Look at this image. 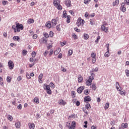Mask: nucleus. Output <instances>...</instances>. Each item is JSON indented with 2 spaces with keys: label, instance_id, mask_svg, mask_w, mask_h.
<instances>
[{
  "label": "nucleus",
  "instance_id": "nucleus-44",
  "mask_svg": "<svg viewBox=\"0 0 129 129\" xmlns=\"http://www.w3.org/2000/svg\"><path fill=\"white\" fill-rule=\"evenodd\" d=\"M49 85L51 87V88H55V85L52 82H51Z\"/></svg>",
  "mask_w": 129,
  "mask_h": 129
},
{
  "label": "nucleus",
  "instance_id": "nucleus-47",
  "mask_svg": "<svg viewBox=\"0 0 129 129\" xmlns=\"http://www.w3.org/2000/svg\"><path fill=\"white\" fill-rule=\"evenodd\" d=\"M72 54H73V51H72V50L70 49L69 51L68 54L69 55V56H71V55H72Z\"/></svg>",
  "mask_w": 129,
  "mask_h": 129
},
{
  "label": "nucleus",
  "instance_id": "nucleus-24",
  "mask_svg": "<svg viewBox=\"0 0 129 129\" xmlns=\"http://www.w3.org/2000/svg\"><path fill=\"white\" fill-rule=\"evenodd\" d=\"M89 38V35L86 33L84 34V40H88V38Z\"/></svg>",
  "mask_w": 129,
  "mask_h": 129
},
{
  "label": "nucleus",
  "instance_id": "nucleus-54",
  "mask_svg": "<svg viewBox=\"0 0 129 129\" xmlns=\"http://www.w3.org/2000/svg\"><path fill=\"white\" fill-rule=\"evenodd\" d=\"M83 111H84V112H85V113H86V114H88V112H87L86 109H85V108H83Z\"/></svg>",
  "mask_w": 129,
  "mask_h": 129
},
{
  "label": "nucleus",
  "instance_id": "nucleus-17",
  "mask_svg": "<svg viewBox=\"0 0 129 129\" xmlns=\"http://www.w3.org/2000/svg\"><path fill=\"white\" fill-rule=\"evenodd\" d=\"M121 127L122 128H127V123H122L121 124Z\"/></svg>",
  "mask_w": 129,
  "mask_h": 129
},
{
  "label": "nucleus",
  "instance_id": "nucleus-1",
  "mask_svg": "<svg viewBox=\"0 0 129 129\" xmlns=\"http://www.w3.org/2000/svg\"><path fill=\"white\" fill-rule=\"evenodd\" d=\"M53 4L54 7H56L58 11H62V6L60 5L59 0H54L53 1Z\"/></svg>",
  "mask_w": 129,
  "mask_h": 129
},
{
  "label": "nucleus",
  "instance_id": "nucleus-5",
  "mask_svg": "<svg viewBox=\"0 0 129 129\" xmlns=\"http://www.w3.org/2000/svg\"><path fill=\"white\" fill-rule=\"evenodd\" d=\"M84 102H86V103L89 102V101H91V97L89 96H87L84 97Z\"/></svg>",
  "mask_w": 129,
  "mask_h": 129
},
{
  "label": "nucleus",
  "instance_id": "nucleus-21",
  "mask_svg": "<svg viewBox=\"0 0 129 129\" xmlns=\"http://www.w3.org/2000/svg\"><path fill=\"white\" fill-rule=\"evenodd\" d=\"M15 126L17 128H20L21 127V123L20 122H17L15 123Z\"/></svg>",
  "mask_w": 129,
  "mask_h": 129
},
{
  "label": "nucleus",
  "instance_id": "nucleus-63",
  "mask_svg": "<svg viewBox=\"0 0 129 129\" xmlns=\"http://www.w3.org/2000/svg\"><path fill=\"white\" fill-rule=\"evenodd\" d=\"M2 4H3V6H6V5H7V4H8V1H3L2 2Z\"/></svg>",
  "mask_w": 129,
  "mask_h": 129
},
{
  "label": "nucleus",
  "instance_id": "nucleus-64",
  "mask_svg": "<svg viewBox=\"0 0 129 129\" xmlns=\"http://www.w3.org/2000/svg\"><path fill=\"white\" fill-rule=\"evenodd\" d=\"M107 51H109V44H107L106 45Z\"/></svg>",
  "mask_w": 129,
  "mask_h": 129
},
{
  "label": "nucleus",
  "instance_id": "nucleus-8",
  "mask_svg": "<svg viewBox=\"0 0 129 129\" xmlns=\"http://www.w3.org/2000/svg\"><path fill=\"white\" fill-rule=\"evenodd\" d=\"M83 90H84V87L81 86L78 88L77 92L80 94L82 93V91H83Z\"/></svg>",
  "mask_w": 129,
  "mask_h": 129
},
{
  "label": "nucleus",
  "instance_id": "nucleus-62",
  "mask_svg": "<svg viewBox=\"0 0 129 129\" xmlns=\"http://www.w3.org/2000/svg\"><path fill=\"white\" fill-rule=\"evenodd\" d=\"M115 123V121L112 120L111 121L110 124L111 125H114Z\"/></svg>",
  "mask_w": 129,
  "mask_h": 129
},
{
  "label": "nucleus",
  "instance_id": "nucleus-35",
  "mask_svg": "<svg viewBox=\"0 0 129 129\" xmlns=\"http://www.w3.org/2000/svg\"><path fill=\"white\" fill-rule=\"evenodd\" d=\"M109 51L107 50V52H105V53L104 54V56L105 57H109Z\"/></svg>",
  "mask_w": 129,
  "mask_h": 129
},
{
  "label": "nucleus",
  "instance_id": "nucleus-20",
  "mask_svg": "<svg viewBox=\"0 0 129 129\" xmlns=\"http://www.w3.org/2000/svg\"><path fill=\"white\" fill-rule=\"evenodd\" d=\"M119 4V0H115V2H113V7H115L116 5H118Z\"/></svg>",
  "mask_w": 129,
  "mask_h": 129
},
{
  "label": "nucleus",
  "instance_id": "nucleus-7",
  "mask_svg": "<svg viewBox=\"0 0 129 129\" xmlns=\"http://www.w3.org/2000/svg\"><path fill=\"white\" fill-rule=\"evenodd\" d=\"M125 4L124 3H122V4H121V7L120 8V11H121L122 12H125V11H126V8H125V7H124Z\"/></svg>",
  "mask_w": 129,
  "mask_h": 129
},
{
  "label": "nucleus",
  "instance_id": "nucleus-25",
  "mask_svg": "<svg viewBox=\"0 0 129 129\" xmlns=\"http://www.w3.org/2000/svg\"><path fill=\"white\" fill-rule=\"evenodd\" d=\"M33 100H34V102H36L37 104L38 103H39V102H40V100H39V98H38L37 97L34 98Z\"/></svg>",
  "mask_w": 129,
  "mask_h": 129
},
{
  "label": "nucleus",
  "instance_id": "nucleus-60",
  "mask_svg": "<svg viewBox=\"0 0 129 129\" xmlns=\"http://www.w3.org/2000/svg\"><path fill=\"white\" fill-rule=\"evenodd\" d=\"M60 45L61 46H62V47H63V46H64V45H66V42L63 41L62 42H60Z\"/></svg>",
  "mask_w": 129,
  "mask_h": 129
},
{
  "label": "nucleus",
  "instance_id": "nucleus-61",
  "mask_svg": "<svg viewBox=\"0 0 129 129\" xmlns=\"http://www.w3.org/2000/svg\"><path fill=\"white\" fill-rule=\"evenodd\" d=\"M17 108L18 109H22V104H19L18 106H17Z\"/></svg>",
  "mask_w": 129,
  "mask_h": 129
},
{
  "label": "nucleus",
  "instance_id": "nucleus-36",
  "mask_svg": "<svg viewBox=\"0 0 129 129\" xmlns=\"http://www.w3.org/2000/svg\"><path fill=\"white\" fill-rule=\"evenodd\" d=\"M49 36L50 37V38H53V37H54V32H53V31H50Z\"/></svg>",
  "mask_w": 129,
  "mask_h": 129
},
{
  "label": "nucleus",
  "instance_id": "nucleus-40",
  "mask_svg": "<svg viewBox=\"0 0 129 129\" xmlns=\"http://www.w3.org/2000/svg\"><path fill=\"white\" fill-rule=\"evenodd\" d=\"M72 126L75 127L76 126V122L75 121H73L72 122Z\"/></svg>",
  "mask_w": 129,
  "mask_h": 129
},
{
  "label": "nucleus",
  "instance_id": "nucleus-37",
  "mask_svg": "<svg viewBox=\"0 0 129 129\" xmlns=\"http://www.w3.org/2000/svg\"><path fill=\"white\" fill-rule=\"evenodd\" d=\"M84 92L85 95H88V94H89V91H88V89L85 90Z\"/></svg>",
  "mask_w": 129,
  "mask_h": 129
},
{
  "label": "nucleus",
  "instance_id": "nucleus-27",
  "mask_svg": "<svg viewBox=\"0 0 129 129\" xmlns=\"http://www.w3.org/2000/svg\"><path fill=\"white\" fill-rule=\"evenodd\" d=\"M67 23L68 24H69L70 23V20L71 19V16H70V15H69L67 16Z\"/></svg>",
  "mask_w": 129,
  "mask_h": 129
},
{
  "label": "nucleus",
  "instance_id": "nucleus-56",
  "mask_svg": "<svg viewBox=\"0 0 129 129\" xmlns=\"http://www.w3.org/2000/svg\"><path fill=\"white\" fill-rule=\"evenodd\" d=\"M72 37H73V38H74V39H77V35H76V34H75V33L73 34Z\"/></svg>",
  "mask_w": 129,
  "mask_h": 129
},
{
  "label": "nucleus",
  "instance_id": "nucleus-46",
  "mask_svg": "<svg viewBox=\"0 0 129 129\" xmlns=\"http://www.w3.org/2000/svg\"><path fill=\"white\" fill-rule=\"evenodd\" d=\"M91 56L92 57V58H95L96 57V54H95V53H94V52H92L91 54Z\"/></svg>",
  "mask_w": 129,
  "mask_h": 129
},
{
  "label": "nucleus",
  "instance_id": "nucleus-52",
  "mask_svg": "<svg viewBox=\"0 0 129 129\" xmlns=\"http://www.w3.org/2000/svg\"><path fill=\"white\" fill-rule=\"evenodd\" d=\"M32 56L33 57H36V52L33 51L31 53Z\"/></svg>",
  "mask_w": 129,
  "mask_h": 129
},
{
  "label": "nucleus",
  "instance_id": "nucleus-13",
  "mask_svg": "<svg viewBox=\"0 0 129 129\" xmlns=\"http://www.w3.org/2000/svg\"><path fill=\"white\" fill-rule=\"evenodd\" d=\"M45 27H46V28H48V29L51 28V21H48L45 24Z\"/></svg>",
  "mask_w": 129,
  "mask_h": 129
},
{
  "label": "nucleus",
  "instance_id": "nucleus-39",
  "mask_svg": "<svg viewBox=\"0 0 129 129\" xmlns=\"http://www.w3.org/2000/svg\"><path fill=\"white\" fill-rule=\"evenodd\" d=\"M8 119L9 120H10V121H12V120H13V116L11 115H8Z\"/></svg>",
  "mask_w": 129,
  "mask_h": 129
},
{
  "label": "nucleus",
  "instance_id": "nucleus-9",
  "mask_svg": "<svg viewBox=\"0 0 129 129\" xmlns=\"http://www.w3.org/2000/svg\"><path fill=\"white\" fill-rule=\"evenodd\" d=\"M101 29L102 31H104L105 33H107V31H108V28H106L104 24L102 25Z\"/></svg>",
  "mask_w": 129,
  "mask_h": 129
},
{
  "label": "nucleus",
  "instance_id": "nucleus-58",
  "mask_svg": "<svg viewBox=\"0 0 129 129\" xmlns=\"http://www.w3.org/2000/svg\"><path fill=\"white\" fill-rule=\"evenodd\" d=\"M124 3L127 6H129V0H124Z\"/></svg>",
  "mask_w": 129,
  "mask_h": 129
},
{
  "label": "nucleus",
  "instance_id": "nucleus-55",
  "mask_svg": "<svg viewBox=\"0 0 129 129\" xmlns=\"http://www.w3.org/2000/svg\"><path fill=\"white\" fill-rule=\"evenodd\" d=\"M26 77L28 79H31V76L29 74V73L26 74Z\"/></svg>",
  "mask_w": 129,
  "mask_h": 129
},
{
  "label": "nucleus",
  "instance_id": "nucleus-34",
  "mask_svg": "<svg viewBox=\"0 0 129 129\" xmlns=\"http://www.w3.org/2000/svg\"><path fill=\"white\" fill-rule=\"evenodd\" d=\"M7 81L9 83H10V82L12 81V78H11L10 77L8 76L7 78Z\"/></svg>",
  "mask_w": 129,
  "mask_h": 129
},
{
  "label": "nucleus",
  "instance_id": "nucleus-30",
  "mask_svg": "<svg viewBox=\"0 0 129 129\" xmlns=\"http://www.w3.org/2000/svg\"><path fill=\"white\" fill-rule=\"evenodd\" d=\"M83 80V77H81V76H79L78 82L79 83L82 82Z\"/></svg>",
  "mask_w": 129,
  "mask_h": 129
},
{
  "label": "nucleus",
  "instance_id": "nucleus-49",
  "mask_svg": "<svg viewBox=\"0 0 129 129\" xmlns=\"http://www.w3.org/2000/svg\"><path fill=\"white\" fill-rule=\"evenodd\" d=\"M92 89H93V90H96V86L95 85H92Z\"/></svg>",
  "mask_w": 129,
  "mask_h": 129
},
{
  "label": "nucleus",
  "instance_id": "nucleus-26",
  "mask_svg": "<svg viewBox=\"0 0 129 129\" xmlns=\"http://www.w3.org/2000/svg\"><path fill=\"white\" fill-rule=\"evenodd\" d=\"M98 71V68H96L95 69H92L91 71H90V72L94 73V72H97Z\"/></svg>",
  "mask_w": 129,
  "mask_h": 129
},
{
  "label": "nucleus",
  "instance_id": "nucleus-19",
  "mask_svg": "<svg viewBox=\"0 0 129 129\" xmlns=\"http://www.w3.org/2000/svg\"><path fill=\"white\" fill-rule=\"evenodd\" d=\"M62 15H63V16H62V18H67V17H68V15H67V11L66 10H64L63 12Z\"/></svg>",
  "mask_w": 129,
  "mask_h": 129
},
{
  "label": "nucleus",
  "instance_id": "nucleus-57",
  "mask_svg": "<svg viewBox=\"0 0 129 129\" xmlns=\"http://www.w3.org/2000/svg\"><path fill=\"white\" fill-rule=\"evenodd\" d=\"M95 62H96V59L95 57H93L92 58V63L93 64H94V63H95Z\"/></svg>",
  "mask_w": 129,
  "mask_h": 129
},
{
  "label": "nucleus",
  "instance_id": "nucleus-45",
  "mask_svg": "<svg viewBox=\"0 0 129 129\" xmlns=\"http://www.w3.org/2000/svg\"><path fill=\"white\" fill-rule=\"evenodd\" d=\"M81 21H81V27H83V25H84V23H85V21L83 19H82Z\"/></svg>",
  "mask_w": 129,
  "mask_h": 129
},
{
  "label": "nucleus",
  "instance_id": "nucleus-38",
  "mask_svg": "<svg viewBox=\"0 0 129 129\" xmlns=\"http://www.w3.org/2000/svg\"><path fill=\"white\" fill-rule=\"evenodd\" d=\"M56 30H57V32L61 31V28H60V24L56 26Z\"/></svg>",
  "mask_w": 129,
  "mask_h": 129
},
{
  "label": "nucleus",
  "instance_id": "nucleus-59",
  "mask_svg": "<svg viewBox=\"0 0 129 129\" xmlns=\"http://www.w3.org/2000/svg\"><path fill=\"white\" fill-rule=\"evenodd\" d=\"M66 126H67V127H69H69H70L71 126H70V123L67 122Z\"/></svg>",
  "mask_w": 129,
  "mask_h": 129
},
{
  "label": "nucleus",
  "instance_id": "nucleus-22",
  "mask_svg": "<svg viewBox=\"0 0 129 129\" xmlns=\"http://www.w3.org/2000/svg\"><path fill=\"white\" fill-rule=\"evenodd\" d=\"M42 78H43V74H40V75L38 77V80L39 81V82H40V83H42V81L41 80H42Z\"/></svg>",
  "mask_w": 129,
  "mask_h": 129
},
{
  "label": "nucleus",
  "instance_id": "nucleus-23",
  "mask_svg": "<svg viewBox=\"0 0 129 129\" xmlns=\"http://www.w3.org/2000/svg\"><path fill=\"white\" fill-rule=\"evenodd\" d=\"M120 87V86H119V83H118V82H116V88L117 89V90H118V91H120V90H119V88L118 87Z\"/></svg>",
  "mask_w": 129,
  "mask_h": 129
},
{
  "label": "nucleus",
  "instance_id": "nucleus-48",
  "mask_svg": "<svg viewBox=\"0 0 129 129\" xmlns=\"http://www.w3.org/2000/svg\"><path fill=\"white\" fill-rule=\"evenodd\" d=\"M74 30H75V31H76V32H77V33H80V32H81L80 29H78V28H77V27L75 28Z\"/></svg>",
  "mask_w": 129,
  "mask_h": 129
},
{
  "label": "nucleus",
  "instance_id": "nucleus-2",
  "mask_svg": "<svg viewBox=\"0 0 129 129\" xmlns=\"http://www.w3.org/2000/svg\"><path fill=\"white\" fill-rule=\"evenodd\" d=\"M43 88L44 90H46L47 94H52V91H51V89L50 88V86L49 85L44 84L43 86Z\"/></svg>",
  "mask_w": 129,
  "mask_h": 129
},
{
  "label": "nucleus",
  "instance_id": "nucleus-15",
  "mask_svg": "<svg viewBox=\"0 0 129 129\" xmlns=\"http://www.w3.org/2000/svg\"><path fill=\"white\" fill-rule=\"evenodd\" d=\"M34 22H35V20H34V19H29V20L27 21V23H28V24H29V25H30V24H34Z\"/></svg>",
  "mask_w": 129,
  "mask_h": 129
},
{
  "label": "nucleus",
  "instance_id": "nucleus-53",
  "mask_svg": "<svg viewBox=\"0 0 129 129\" xmlns=\"http://www.w3.org/2000/svg\"><path fill=\"white\" fill-rule=\"evenodd\" d=\"M91 0H84V2L85 5H87V4H89V2H90Z\"/></svg>",
  "mask_w": 129,
  "mask_h": 129
},
{
  "label": "nucleus",
  "instance_id": "nucleus-41",
  "mask_svg": "<svg viewBox=\"0 0 129 129\" xmlns=\"http://www.w3.org/2000/svg\"><path fill=\"white\" fill-rule=\"evenodd\" d=\"M120 94L121 95H125V91H120Z\"/></svg>",
  "mask_w": 129,
  "mask_h": 129
},
{
  "label": "nucleus",
  "instance_id": "nucleus-32",
  "mask_svg": "<svg viewBox=\"0 0 129 129\" xmlns=\"http://www.w3.org/2000/svg\"><path fill=\"white\" fill-rule=\"evenodd\" d=\"M22 54H23V56H26V55H27V54H28V51L27 50H26L25 49H24L22 51Z\"/></svg>",
  "mask_w": 129,
  "mask_h": 129
},
{
  "label": "nucleus",
  "instance_id": "nucleus-6",
  "mask_svg": "<svg viewBox=\"0 0 129 129\" xmlns=\"http://www.w3.org/2000/svg\"><path fill=\"white\" fill-rule=\"evenodd\" d=\"M64 4H65L66 7H67V8H70V7L72 6L71 1H70V0H66L64 1Z\"/></svg>",
  "mask_w": 129,
  "mask_h": 129
},
{
  "label": "nucleus",
  "instance_id": "nucleus-14",
  "mask_svg": "<svg viewBox=\"0 0 129 129\" xmlns=\"http://www.w3.org/2000/svg\"><path fill=\"white\" fill-rule=\"evenodd\" d=\"M30 129H34L35 128V124L34 123H30L28 124Z\"/></svg>",
  "mask_w": 129,
  "mask_h": 129
},
{
  "label": "nucleus",
  "instance_id": "nucleus-28",
  "mask_svg": "<svg viewBox=\"0 0 129 129\" xmlns=\"http://www.w3.org/2000/svg\"><path fill=\"white\" fill-rule=\"evenodd\" d=\"M51 23L54 25V26H56L57 25V20H56L55 19H53L52 20Z\"/></svg>",
  "mask_w": 129,
  "mask_h": 129
},
{
  "label": "nucleus",
  "instance_id": "nucleus-3",
  "mask_svg": "<svg viewBox=\"0 0 129 129\" xmlns=\"http://www.w3.org/2000/svg\"><path fill=\"white\" fill-rule=\"evenodd\" d=\"M8 66L10 70H13L14 67V62H13L12 60H9L8 62Z\"/></svg>",
  "mask_w": 129,
  "mask_h": 129
},
{
  "label": "nucleus",
  "instance_id": "nucleus-51",
  "mask_svg": "<svg viewBox=\"0 0 129 129\" xmlns=\"http://www.w3.org/2000/svg\"><path fill=\"white\" fill-rule=\"evenodd\" d=\"M125 72L127 77H129V70H126Z\"/></svg>",
  "mask_w": 129,
  "mask_h": 129
},
{
  "label": "nucleus",
  "instance_id": "nucleus-50",
  "mask_svg": "<svg viewBox=\"0 0 129 129\" xmlns=\"http://www.w3.org/2000/svg\"><path fill=\"white\" fill-rule=\"evenodd\" d=\"M99 40H100V36H98L97 39L95 41V43H98V41H99Z\"/></svg>",
  "mask_w": 129,
  "mask_h": 129
},
{
  "label": "nucleus",
  "instance_id": "nucleus-12",
  "mask_svg": "<svg viewBox=\"0 0 129 129\" xmlns=\"http://www.w3.org/2000/svg\"><path fill=\"white\" fill-rule=\"evenodd\" d=\"M13 39L14 41H17L18 42H20L21 41V38L18 36H14Z\"/></svg>",
  "mask_w": 129,
  "mask_h": 129
},
{
  "label": "nucleus",
  "instance_id": "nucleus-18",
  "mask_svg": "<svg viewBox=\"0 0 129 129\" xmlns=\"http://www.w3.org/2000/svg\"><path fill=\"white\" fill-rule=\"evenodd\" d=\"M85 106V108L86 109H88V110L91 108V106H90V104L89 103L86 104Z\"/></svg>",
  "mask_w": 129,
  "mask_h": 129
},
{
  "label": "nucleus",
  "instance_id": "nucleus-29",
  "mask_svg": "<svg viewBox=\"0 0 129 129\" xmlns=\"http://www.w3.org/2000/svg\"><path fill=\"white\" fill-rule=\"evenodd\" d=\"M90 23L91 26H94V25H95V22H94V20L93 19H90Z\"/></svg>",
  "mask_w": 129,
  "mask_h": 129
},
{
  "label": "nucleus",
  "instance_id": "nucleus-31",
  "mask_svg": "<svg viewBox=\"0 0 129 129\" xmlns=\"http://www.w3.org/2000/svg\"><path fill=\"white\" fill-rule=\"evenodd\" d=\"M91 74V79L93 80L94 79V77H95V74L92 72H90Z\"/></svg>",
  "mask_w": 129,
  "mask_h": 129
},
{
  "label": "nucleus",
  "instance_id": "nucleus-43",
  "mask_svg": "<svg viewBox=\"0 0 129 129\" xmlns=\"http://www.w3.org/2000/svg\"><path fill=\"white\" fill-rule=\"evenodd\" d=\"M43 36L45 37V38H46V39H48L49 38V34L47 33H45L43 34Z\"/></svg>",
  "mask_w": 129,
  "mask_h": 129
},
{
  "label": "nucleus",
  "instance_id": "nucleus-33",
  "mask_svg": "<svg viewBox=\"0 0 129 129\" xmlns=\"http://www.w3.org/2000/svg\"><path fill=\"white\" fill-rule=\"evenodd\" d=\"M108 107H109V103H106L104 108L106 110V109H108Z\"/></svg>",
  "mask_w": 129,
  "mask_h": 129
},
{
  "label": "nucleus",
  "instance_id": "nucleus-11",
  "mask_svg": "<svg viewBox=\"0 0 129 129\" xmlns=\"http://www.w3.org/2000/svg\"><path fill=\"white\" fill-rule=\"evenodd\" d=\"M16 28L20 30H24V26H23L22 24H20L19 23H18L16 25Z\"/></svg>",
  "mask_w": 129,
  "mask_h": 129
},
{
  "label": "nucleus",
  "instance_id": "nucleus-4",
  "mask_svg": "<svg viewBox=\"0 0 129 129\" xmlns=\"http://www.w3.org/2000/svg\"><path fill=\"white\" fill-rule=\"evenodd\" d=\"M47 42H48V39L45 38V37H42L41 39L39 40V42L40 44H47Z\"/></svg>",
  "mask_w": 129,
  "mask_h": 129
},
{
  "label": "nucleus",
  "instance_id": "nucleus-42",
  "mask_svg": "<svg viewBox=\"0 0 129 129\" xmlns=\"http://www.w3.org/2000/svg\"><path fill=\"white\" fill-rule=\"evenodd\" d=\"M17 28V26L16 25H13L12 26V29L14 30V32L17 33V29H16Z\"/></svg>",
  "mask_w": 129,
  "mask_h": 129
},
{
  "label": "nucleus",
  "instance_id": "nucleus-10",
  "mask_svg": "<svg viewBox=\"0 0 129 129\" xmlns=\"http://www.w3.org/2000/svg\"><path fill=\"white\" fill-rule=\"evenodd\" d=\"M89 79L87 80V81L86 82L87 85H91V83L92 82V80L91 79V76H90L89 77Z\"/></svg>",
  "mask_w": 129,
  "mask_h": 129
},
{
  "label": "nucleus",
  "instance_id": "nucleus-16",
  "mask_svg": "<svg viewBox=\"0 0 129 129\" xmlns=\"http://www.w3.org/2000/svg\"><path fill=\"white\" fill-rule=\"evenodd\" d=\"M59 104H62V105H65L66 104V102L63 100H60L58 102Z\"/></svg>",
  "mask_w": 129,
  "mask_h": 129
}]
</instances>
